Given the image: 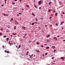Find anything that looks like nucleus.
I'll return each mask as SVG.
<instances>
[{
    "mask_svg": "<svg viewBox=\"0 0 65 65\" xmlns=\"http://www.w3.org/2000/svg\"><path fill=\"white\" fill-rule=\"evenodd\" d=\"M64 58H63V57H61V59H64Z\"/></svg>",
    "mask_w": 65,
    "mask_h": 65,
    "instance_id": "obj_22",
    "label": "nucleus"
},
{
    "mask_svg": "<svg viewBox=\"0 0 65 65\" xmlns=\"http://www.w3.org/2000/svg\"><path fill=\"white\" fill-rule=\"evenodd\" d=\"M35 24V23H34V22L32 23V25H34Z\"/></svg>",
    "mask_w": 65,
    "mask_h": 65,
    "instance_id": "obj_13",
    "label": "nucleus"
},
{
    "mask_svg": "<svg viewBox=\"0 0 65 65\" xmlns=\"http://www.w3.org/2000/svg\"><path fill=\"white\" fill-rule=\"evenodd\" d=\"M55 52H56V50H55V51H54V53H55Z\"/></svg>",
    "mask_w": 65,
    "mask_h": 65,
    "instance_id": "obj_41",
    "label": "nucleus"
},
{
    "mask_svg": "<svg viewBox=\"0 0 65 65\" xmlns=\"http://www.w3.org/2000/svg\"><path fill=\"white\" fill-rule=\"evenodd\" d=\"M51 9H49L48 10V12H50L51 11Z\"/></svg>",
    "mask_w": 65,
    "mask_h": 65,
    "instance_id": "obj_10",
    "label": "nucleus"
},
{
    "mask_svg": "<svg viewBox=\"0 0 65 65\" xmlns=\"http://www.w3.org/2000/svg\"><path fill=\"white\" fill-rule=\"evenodd\" d=\"M29 56H30V57H31V55H30L29 54Z\"/></svg>",
    "mask_w": 65,
    "mask_h": 65,
    "instance_id": "obj_40",
    "label": "nucleus"
},
{
    "mask_svg": "<svg viewBox=\"0 0 65 65\" xmlns=\"http://www.w3.org/2000/svg\"><path fill=\"white\" fill-rule=\"evenodd\" d=\"M25 35V36H26L27 35Z\"/></svg>",
    "mask_w": 65,
    "mask_h": 65,
    "instance_id": "obj_63",
    "label": "nucleus"
},
{
    "mask_svg": "<svg viewBox=\"0 0 65 65\" xmlns=\"http://www.w3.org/2000/svg\"><path fill=\"white\" fill-rule=\"evenodd\" d=\"M64 23V21H63V22H61V23L60 25H62V24H63V23Z\"/></svg>",
    "mask_w": 65,
    "mask_h": 65,
    "instance_id": "obj_6",
    "label": "nucleus"
},
{
    "mask_svg": "<svg viewBox=\"0 0 65 65\" xmlns=\"http://www.w3.org/2000/svg\"><path fill=\"white\" fill-rule=\"evenodd\" d=\"M41 1L40 0V1H39L38 3H39V5H40V4H41Z\"/></svg>",
    "mask_w": 65,
    "mask_h": 65,
    "instance_id": "obj_2",
    "label": "nucleus"
},
{
    "mask_svg": "<svg viewBox=\"0 0 65 65\" xmlns=\"http://www.w3.org/2000/svg\"><path fill=\"white\" fill-rule=\"evenodd\" d=\"M5 53H6L7 52L6 51V50L5 51Z\"/></svg>",
    "mask_w": 65,
    "mask_h": 65,
    "instance_id": "obj_38",
    "label": "nucleus"
},
{
    "mask_svg": "<svg viewBox=\"0 0 65 65\" xmlns=\"http://www.w3.org/2000/svg\"><path fill=\"white\" fill-rule=\"evenodd\" d=\"M3 28H1V31H3Z\"/></svg>",
    "mask_w": 65,
    "mask_h": 65,
    "instance_id": "obj_27",
    "label": "nucleus"
},
{
    "mask_svg": "<svg viewBox=\"0 0 65 65\" xmlns=\"http://www.w3.org/2000/svg\"><path fill=\"white\" fill-rule=\"evenodd\" d=\"M62 13H63V14H65V13H64V12H62Z\"/></svg>",
    "mask_w": 65,
    "mask_h": 65,
    "instance_id": "obj_32",
    "label": "nucleus"
},
{
    "mask_svg": "<svg viewBox=\"0 0 65 65\" xmlns=\"http://www.w3.org/2000/svg\"><path fill=\"white\" fill-rule=\"evenodd\" d=\"M23 37V38H25V36H24Z\"/></svg>",
    "mask_w": 65,
    "mask_h": 65,
    "instance_id": "obj_39",
    "label": "nucleus"
},
{
    "mask_svg": "<svg viewBox=\"0 0 65 65\" xmlns=\"http://www.w3.org/2000/svg\"><path fill=\"white\" fill-rule=\"evenodd\" d=\"M54 57H52V59H54Z\"/></svg>",
    "mask_w": 65,
    "mask_h": 65,
    "instance_id": "obj_35",
    "label": "nucleus"
},
{
    "mask_svg": "<svg viewBox=\"0 0 65 65\" xmlns=\"http://www.w3.org/2000/svg\"><path fill=\"white\" fill-rule=\"evenodd\" d=\"M12 34H13V35H16V34H15V33L14 34V33H13Z\"/></svg>",
    "mask_w": 65,
    "mask_h": 65,
    "instance_id": "obj_25",
    "label": "nucleus"
},
{
    "mask_svg": "<svg viewBox=\"0 0 65 65\" xmlns=\"http://www.w3.org/2000/svg\"><path fill=\"white\" fill-rule=\"evenodd\" d=\"M16 23H18V22L16 21Z\"/></svg>",
    "mask_w": 65,
    "mask_h": 65,
    "instance_id": "obj_64",
    "label": "nucleus"
},
{
    "mask_svg": "<svg viewBox=\"0 0 65 65\" xmlns=\"http://www.w3.org/2000/svg\"><path fill=\"white\" fill-rule=\"evenodd\" d=\"M21 45H19V48H20V47H21Z\"/></svg>",
    "mask_w": 65,
    "mask_h": 65,
    "instance_id": "obj_24",
    "label": "nucleus"
},
{
    "mask_svg": "<svg viewBox=\"0 0 65 65\" xmlns=\"http://www.w3.org/2000/svg\"><path fill=\"white\" fill-rule=\"evenodd\" d=\"M55 10H54V11H53V13H55Z\"/></svg>",
    "mask_w": 65,
    "mask_h": 65,
    "instance_id": "obj_42",
    "label": "nucleus"
},
{
    "mask_svg": "<svg viewBox=\"0 0 65 65\" xmlns=\"http://www.w3.org/2000/svg\"><path fill=\"white\" fill-rule=\"evenodd\" d=\"M22 10H24V9H22Z\"/></svg>",
    "mask_w": 65,
    "mask_h": 65,
    "instance_id": "obj_58",
    "label": "nucleus"
},
{
    "mask_svg": "<svg viewBox=\"0 0 65 65\" xmlns=\"http://www.w3.org/2000/svg\"><path fill=\"white\" fill-rule=\"evenodd\" d=\"M53 38L54 39H57V37H54V38Z\"/></svg>",
    "mask_w": 65,
    "mask_h": 65,
    "instance_id": "obj_12",
    "label": "nucleus"
},
{
    "mask_svg": "<svg viewBox=\"0 0 65 65\" xmlns=\"http://www.w3.org/2000/svg\"><path fill=\"white\" fill-rule=\"evenodd\" d=\"M55 64V63H52V64Z\"/></svg>",
    "mask_w": 65,
    "mask_h": 65,
    "instance_id": "obj_52",
    "label": "nucleus"
},
{
    "mask_svg": "<svg viewBox=\"0 0 65 65\" xmlns=\"http://www.w3.org/2000/svg\"><path fill=\"white\" fill-rule=\"evenodd\" d=\"M50 4H51V3H49V5H50Z\"/></svg>",
    "mask_w": 65,
    "mask_h": 65,
    "instance_id": "obj_59",
    "label": "nucleus"
},
{
    "mask_svg": "<svg viewBox=\"0 0 65 65\" xmlns=\"http://www.w3.org/2000/svg\"><path fill=\"white\" fill-rule=\"evenodd\" d=\"M0 35H2V33H0Z\"/></svg>",
    "mask_w": 65,
    "mask_h": 65,
    "instance_id": "obj_34",
    "label": "nucleus"
},
{
    "mask_svg": "<svg viewBox=\"0 0 65 65\" xmlns=\"http://www.w3.org/2000/svg\"><path fill=\"white\" fill-rule=\"evenodd\" d=\"M2 5V6H4V5L3 4Z\"/></svg>",
    "mask_w": 65,
    "mask_h": 65,
    "instance_id": "obj_46",
    "label": "nucleus"
},
{
    "mask_svg": "<svg viewBox=\"0 0 65 65\" xmlns=\"http://www.w3.org/2000/svg\"><path fill=\"white\" fill-rule=\"evenodd\" d=\"M17 15L18 16H19V14H17Z\"/></svg>",
    "mask_w": 65,
    "mask_h": 65,
    "instance_id": "obj_48",
    "label": "nucleus"
},
{
    "mask_svg": "<svg viewBox=\"0 0 65 65\" xmlns=\"http://www.w3.org/2000/svg\"><path fill=\"white\" fill-rule=\"evenodd\" d=\"M56 25L57 26V25H58V23H57L56 24Z\"/></svg>",
    "mask_w": 65,
    "mask_h": 65,
    "instance_id": "obj_33",
    "label": "nucleus"
},
{
    "mask_svg": "<svg viewBox=\"0 0 65 65\" xmlns=\"http://www.w3.org/2000/svg\"><path fill=\"white\" fill-rule=\"evenodd\" d=\"M51 16H52V17H53V15L52 14H51Z\"/></svg>",
    "mask_w": 65,
    "mask_h": 65,
    "instance_id": "obj_50",
    "label": "nucleus"
},
{
    "mask_svg": "<svg viewBox=\"0 0 65 65\" xmlns=\"http://www.w3.org/2000/svg\"><path fill=\"white\" fill-rule=\"evenodd\" d=\"M63 41H65V40H63Z\"/></svg>",
    "mask_w": 65,
    "mask_h": 65,
    "instance_id": "obj_53",
    "label": "nucleus"
},
{
    "mask_svg": "<svg viewBox=\"0 0 65 65\" xmlns=\"http://www.w3.org/2000/svg\"><path fill=\"white\" fill-rule=\"evenodd\" d=\"M45 54V55H47V53H46Z\"/></svg>",
    "mask_w": 65,
    "mask_h": 65,
    "instance_id": "obj_29",
    "label": "nucleus"
},
{
    "mask_svg": "<svg viewBox=\"0 0 65 65\" xmlns=\"http://www.w3.org/2000/svg\"><path fill=\"white\" fill-rule=\"evenodd\" d=\"M57 37H60V36H57Z\"/></svg>",
    "mask_w": 65,
    "mask_h": 65,
    "instance_id": "obj_55",
    "label": "nucleus"
},
{
    "mask_svg": "<svg viewBox=\"0 0 65 65\" xmlns=\"http://www.w3.org/2000/svg\"><path fill=\"white\" fill-rule=\"evenodd\" d=\"M36 43H37V44H39V43L38 42H37Z\"/></svg>",
    "mask_w": 65,
    "mask_h": 65,
    "instance_id": "obj_8",
    "label": "nucleus"
},
{
    "mask_svg": "<svg viewBox=\"0 0 65 65\" xmlns=\"http://www.w3.org/2000/svg\"><path fill=\"white\" fill-rule=\"evenodd\" d=\"M52 17H51L50 18V19H52Z\"/></svg>",
    "mask_w": 65,
    "mask_h": 65,
    "instance_id": "obj_45",
    "label": "nucleus"
},
{
    "mask_svg": "<svg viewBox=\"0 0 65 65\" xmlns=\"http://www.w3.org/2000/svg\"><path fill=\"white\" fill-rule=\"evenodd\" d=\"M41 47H43V45H41Z\"/></svg>",
    "mask_w": 65,
    "mask_h": 65,
    "instance_id": "obj_30",
    "label": "nucleus"
},
{
    "mask_svg": "<svg viewBox=\"0 0 65 65\" xmlns=\"http://www.w3.org/2000/svg\"><path fill=\"white\" fill-rule=\"evenodd\" d=\"M36 21H38V19H37V18H36Z\"/></svg>",
    "mask_w": 65,
    "mask_h": 65,
    "instance_id": "obj_15",
    "label": "nucleus"
},
{
    "mask_svg": "<svg viewBox=\"0 0 65 65\" xmlns=\"http://www.w3.org/2000/svg\"><path fill=\"white\" fill-rule=\"evenodd\" d=\"M22 1V0H20V2H21Z\"/></svg>",
    "mask_w": 65,
    "mask_h": 65,
    "instance_id": "obj_54",
    "label": "nucleus"
},
{
    "mask_svg": "<svg viewBox=\"0 0 65 65\" xmlns=\"http://www.w3.org/2000/svg\"><path fill=\"white\" fill-rule=\"evenodd\" d=\"M36 52H39V51L38 50H36Z\"/></svg>",
    "mask_w": 65,
    "mask_h": 65,
    "instance_id": "obj_18",
    "label": "nucleus"
},
{
    "mask_svg": "<svg viewBox=\"0 0 65 65\" xmlns=\"http://www.w3.org/2000/svg\"><path fill=\"white\" fill-rule=\"evenodd\" d=\"M14 29L15 30V29H16V27L15 26L14 27Z\"/></svg>",
    "mask_w": 65,
    "mask_h": 65,
    "instance_id": "obj_17",
    "label": "nucleus"
},
{
    "mask_svg": "<svg viewBox=\"0 0 65 65\" xmlns=\"http://www.w3.org/2000/svg\"><path fill=\"white\" fill-rule=\"evenodd\" d=\"M7 53H9V51H7Z\"/></svg>",
    "mask_w": 65,
    "mask_h": 65,
    "instance_id": "obj_28",
    "label": "nucleus"
},
{
    "mask_svg": "<svg viewBox=\"0 0 65 65\" xmlns=\"http://www.w3.org/2000/svg\"><path fill=\"white\" fill-rule=\"evenodd\" d=\"M50 48V47L48 46H47L46 47V49H48Z\"/></svg>",
    "mask_w": 65,
    "mask_h": 65,
    "instance_id": "obj_9",
    "label": "nucleus"
},
{
    "mask_svg": "<svg viewBox=\"0 0 65 65\" xmlns=\"http://www.w3.org/2000/svg\"><path fill=\"white\" fill-rule=\"evenodd\" d=\"M27 54H28V53H29V52H28V51L27 52Z\"/></svg>",
    "mask_w": 65,
    "mask_h": 65,
    "instance_id": "obj_44",
    "label": "nucleus"
},
{
    "mask_svg": "<svg viewBox=\"0 0 65 65\" xmlns=\"http://www.w3.org/2000/svg\"><path fill=\"white\" fill-rule=\"evenodd\" d=\"M34 6L36 8H37V6H36L35 5Z\"/></svg>",
    "mask_w": 65,
    "mask_h": 65,
    "instance_id": "obj_20",
    "label": "nucleus"
},
{
    "mask_svg": "<svg viewBox=\"0 0 65 65\" xmlns=\"http://www.w3.org/2000/svg\"><path fill=\"white\" fill-rule=\"evenodd\" d=\"M39 9H41V7H39Z\"/></svg>",
    "mask_w": 65,
    "mask_h": 65,
    "instance_id": "obj_31",
    "label": "nucleus"
},
{
    "mask_svg": "<svg viewBox=\"0 0 65 65\" xmlns=\"http://www.w3.org/2000/svg\"><path fill=\"white\" fill-rule=\"evenodd\" d=\"M30 58H32V57H31V56H30Z\"/></svg>",
    "mask_w": 65,
    "mask_h": 65,
    "instance_id": "obj_49",
    "label": "nucleus"
},
{
    "mask_svg": "<svg viewBox=\"0 0 65 65\" xmlns=\"http://www.w3.org/2000/svg\"><path fill=\"white\" fill-rule=\"evenodd\" d=\"M4 16H6L7 15H6V14H4Z\"/></svg>",
    "mask_w": 65,
    "mask_h": 65,
    "instance_id": "obj_23",
    "label": "nucleus"
},
{
    "mask_svg": "<svg viewBox=\"0 0 65 65\" xmlns=\"http://www.w3.org/2000/svg\"><path fill=\"white\" fill-rule=\"evenodd\" d=\"M57 13H56L55 14V16H57Z\"/></svg>",
    "mask_w": 65,
    "mask_h": 65,
    "instance_id": "obj_26",
    "label": "nucleus"
},
{
    "mask_svg": "<svg viewBox=\"0 0 65 65\" xmlns=\"http://www.w3.org/2000/svg\"><path fill=\"white\" fill-rule=\"evenodd\" d=\"M32 15H34V17H35V14H34V13H32Z\"/></svg>",
    "mask_w": 65,
    "mask_h": 65,
    "instance_id": "obj_7",
    "label": "nucleus"
},
{
    "mask_svg": "<svg viewBox=\"0 0 65 65\" xmlns=\"http://www.w3.org/2000/svg\"><path fill=\"white\" fill-rule=\"evenodd\" d=\"M19 14H21V13H19Z\"/></svg>",
    "mask_w": 65,
    "mask_h": 65,
    "instance_id": "obj_37",
    "label": "nucleus"
},
{
    "mask_svg": "<svg viewBox=\"0 0 65 65\" xmlns=\"http://www.w3.org/2000/svg\"><path fill=\"white\" fill-rule=\"evenodd\" d=\"M26 7H27L28 8H29V7H30V6L28 5H26Z\"/></svg>",
    "mask_w": 65,
    "mask_h": 65,
    "instance_id": "obj_5",
    "label": "nucleus"
},
{
    "mask_svg": "<svg viewBox=\"0 0 65 65\" xmlns=\"http://www.w3.org/2000/svg\"><path fill=\"white\" fill-rule=\"evenodd\" d=\"M44 45H47V44H44Z\"/></svg>",
    "mask_w": 65,
    "mask_h": 65,
    "instance_id": "obj_51",
    "label": "nucleus"
},
{
    "mask_svg": "<svg viewBox=\"0 0 65 65\" xmlns=\"http://www.w3.org/2000/svg\"><path fill=\"white\" fill-rule=\"evenodd\" d=\"M12 4L13 5H14V4H15V3H14V2H12Z\"/></svg>",
    "mask_w": 65,
    "mask_h": 65,
    "instance_id": "obj_21",
    "label": "nucleus"
},
{
    "mask_svg": "<svg viewBox=\"0 0 65 65\" xmlns=\"http://www.w3.org/2000/svg\"><path fill=\"white\" fill-rule=\"evenodd\" d=\"M50 3H52V2H50Z\"/></svg>",
    "mask_w": 65,
    "mask_h": 65,
    "instance_id": "obj_60",
    "label": "nucleus"
},
{
    "mask_svg": "<svg viewBox=\"0 0 65 65\" xmlns=\"http://www.w3.org/2000/svg\"><path fill=\"white\" fill-rule=\"evenodd\" d=\"M9 44H10V46H11V44L12 45V41H10V42H9Z\"/></svg>",
    "mask_w": 65,
    "mask_h": 65,
    "instance_id": "obj_1",
    "label": "nucleus"
},
{
    "mask_svg": "<svg viewBox=\"0 0 65 65\" xmlns=\"http://www.w3.org/2000/svg\"><path fill=\"white\" fill-rule=\"evenodd\" d=\"M18 0H15V1H17Z\"/></svg>",
    "mask_w": 65,
    "mask_h": 65,
    "instance_id": "obj_57",
    "label": "nucleus"
},
{
    "mask_svg": "<svg viewBox=\"0 0 65 65\" xmlns=\"http://www.w3.org/2000/svg\"><path fill=\"white\" fill-rule=\"evenodd\" d=\"M51 27H52V25H51Z\"/></svg>",
    "mask_w": 65,
    "mask_h": 65,
    "instance_id": "obj_61",
    "label": "nucleus"
},
{
    "mask_svg": "<svg viewBox=\"0 0 65 65\" xmlns=\"http://www.w3.org/2000/svg\"><path fill=\"white\" fill-rule=\"evenodd\" d=\"M51 36V35H47V36H46V37H49Z\"/></svg>",
    "mask_w": 65,
    "mask_h": 65,
    "instance_id": "obj_3",
    "label": "nucleus"
},
{
    "mask_svg": "<svg viewBox=\"0 0 65 65\" xmlns=\"http://www.w3.org/2000/svg\"><path fill=\"white\" fill-rule=\"evenodd\" d=\"M2 46H3V47H5L3 45Z\"/></svg>",
    "mask_w": 65,
    "mask_h": 65,
    "instance_id": "obj_36",
    "label": "nucleus"
},
{
    "mask_svg": "<svg viewBox=\"0 0 65 65\" xmlns=\"http://www.w3.org/2000/svg\"><path fill=\"white\" fill-rule=\"evenodd\" d=\"M16 47H17V48L18 47V46H16Z\"/></svg>",
    "mask_w": 65,
    "mask_h": 65,
    "instance_id": "obj_56",
    "label": "nucleus"
},
{
    "mask_svg": "<svg viewBox=\"0 0 65 65\" xmlns=\"http://www.w3.org/2000/svg\"><path fill=\"white\" fill-rule=\"evenodd\" d=\"M26 56L27 55H28V53L27 54H26Z\"/></svg>",
    "mask_w": 65,
    "mask_h": 65,
    "instance_id": "obj_62",
    "label": "nucleus"
},
{
    "mask_svg": "<svg viewBox=\"0 0 65 65\" xmlns=\"http://www.w3.org/2000/svg\"><path fill=\"white\" fill-rule=\"evenodd\" d=\"M54 47V46H53L52 47V48L53 49H54V48H55V47H54V48H53Z\"/></svg>",
    "mask_w": 65,
    "mask_h": 65,
    "instance_id": "obj_11",
    "label": "nucleus"
},
{
    "mask_svg": "<svg viewBox=\"0 0 65 65\" xmlns=\"http://www.w3.org/2000/svg\"><path fill=\"white\" fill-rule=\"evenodd\" d=\"M9 40V38H7V41H8Z\"/></svg>",
    "mask_w": 65,
    "mask_h": 65,
    "instance_id": "obj_14",
    "label": "nucleus"
},
{
    "mask_svg": "<svg viewBox=\"0 0 65 65\" xmlns=\"http://www.w3.org/2000/svg\"><path fill=\"white\" fill-rule=\"evenodd\" d=\"M13 21V18H12L11 19V20H10V21L11 22V21Z\"/></svg>",
    "mask_w": 65,
    "mask_h": 65,
    "instance_id": "obj_16",
    "label": "nucleus"
},
{
    "mask_svg": "<svg viewBox=\"0 0 65 65\" xmlns=\"http://www.w3.org/2000/svg\"><path fill=\"white\" fill-rule=\"evenodd\" d=\"M3 37H4V38H5L6 37V36H3Z\"/></svg>",
    "mask_w": 65,
    "mask_h": 65,
    "instance_id": "obj_19",
    "label": "nucleus"
},
{
    "mask_svg": "<svg viewBox=\"0 0 65 65\" xmlns=\"http://www.w3.org/2000/svg\"><path fill=\"white\" fill-rule=\"evenodd\" d=\"M47 27V25H45V27Z\"/></svg>",
    "mask_w": 65,
    "mask_h": 65,
    "instance_id": "obj_47",
    "label": "nucleus"
},
{
    "mask_svg": "<svg viewBox=\"0 0 65 65\" xmlns=\"http://www.w3.org/2000/svg\"><path fill=\"white\" fill-rule=\"evenodd\" d=\"M22 28L23 29H26V27H24V26H22Z\"/></svg>",
    "mask_w": 65,
    "mask_h": 65,
    "instance_id": "obj_4",
    "label": "nucleus"
},
{
    "mask_svg": "<svg viewBox=\"0 0 65 65\" xmlns=\"http://www.w3.org/2000/svg\"><path fill=\"white\" fill-rule=\"evenodd\" d=\"M33 56V54H32V55H31V56H32V57Z\"/></svg>",
    "mask_w": 65,
    "mask_h": 65,
    "instance_id": "obj_43",
    "label": "nucleus"
}]
</instances>
